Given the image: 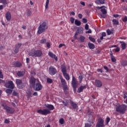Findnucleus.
<instances>
[{
    "label": "nucleus",
    "instance_id": "1",
    "mask_svg": "<svg viewBox=\"0 0 127 127\" xmlns=\"http://www.w3.org/2000/svg\"><path fill=\"white\" fill-rule=\"evenodd\" d=\"M45 107L48 109L39 110L37 111V113L43 116H47V115L51 113L50 111L54 110V106L51 104H45Z\"/></svg>",
    "mask_w": 127,
    "mask_h": 127
},
{
    "label": "nucleus",
    "instance_id": "2",
    "mask_svg": "<svg viewBox=\"0 0 127 127\" xmlns=\"http://www.w3.org/2000/svg\"><path fill=\"white\" fill-rule=\"evenodd\" d=\"M48 29V24L46 22L40 23V25L38 28L37 33L38 34H41L43 32H45L47 29Z\"/></svg>",
    "mask_w": 127,
    "mask_h": 127
},
{
    "label": "nucleus",
    "instance_id": "3",
    "mask_svg": "<svg viewBox=\"0 0 127 127\" xmlns=\"http://www.w3.org/2000/svg\"><path fill=\"white\" fill-rule=\"evenodd\" d=\"M127 106L125 104L118 105L116 106V112L120 113V114H125L127 111Z\"/></svg>",
    "mask_w": 127,
    "mask_h": 127
},
{
    "label": "nucleus",
    "instance_id": "4",
    "mask_svg": "<svg viewBox=\"0 0 127 127\" xmlns=\"http://www.w3.org/2000/svg\"><path fill=\"white\" fill-rule=\"evenodd\" d=\"M28 55L29 56H32V57H41V55H42V51L34 50L30 52Z\"/></svg>",
    "mask_w": 127,
    "mask_h": 127
},
{
    "label": "nucleus",
    "instance_id": "5",
    "mask_svg": "<svg viewBox=\"0 0 127 127\" xmlns=\"http://www.w3.org/2000/svg\"><path fill=\"white\" fill-rule=\"evenodd\" d=\"M62 72L66 80L69 81L70 80V76L68 73H67V69L66 68V66L62 65Z\"/></svg>",
    "mask_w": 127,
    "mask_h": 127
},
{
    "label": "nucleus",
    "instance_id": "6",
    "mask_svg": "<svg viewBox=\"0 0 127 127\" xmlns=\"http://www.w3.org/2000/svg\"><path fill=\"white\" fill-rule=\"evenodd\" d=\"M4 87H5V88H7L8 89H11L12 90H13L15 86L12 81L7 80L5 82Z\"/></svg>",
    "mask_w": 127,
    "mask_h": 127
},
{
    "label": "nucleus",
    "instance_id": "7",
    "mask_svg": "<svg viewBox=\"0 0 127 127\" xmlns=\"http://www.w3.org/2000/svg\"><path fill=\"white\" fill-rule=\"evenodd\" d=\"M4 110L8 113V114H13L14 113V109L6 106V105L2 104Z\"/></svg>",
    "mask_w": 127,
    "mask_h": 127
},
{
    "label": "nucleus",
    "instance_id": "8",
    "mask_svg": "<svg viewBox=\"0 0 127 127\" xmlns=\"http://www.w3.org/2000/svg\"><path fill=\"white\" fill-rule=\"evenodd\" d=\"M16 83L18 89H23L25 87L24 83L22 82V80L21 79H16Z\"/></svg>",
    "mask_w": 127,
    "mask_h": 127
},
{
    "label": "nucleus",
    "instance_id": "9",
    "mask_svg": "<svg viewBox=\"0 0 127 127\" xmlns=\"http://www.w3.org/2000/svg\"><path fill=\"white\" fill-rule=\"evenodd\" d=\"M71 85L72 86V88H73V91L75 92L77 90V79L75 77V76L72 75V82Z\"/></svg>",
    "mask_w": 127,
    "mask_h": 127
},
{
    "label": "nucleus",
    "instance_id": "10",
    "mask_svg": "<svg viewBox=\"0 0 127 127\" xmlns=\"http://www.w3.org/2000/svg\"><path fill=\"white\" fill-rule=\"evenodd\" d=\"M57 73V69L56 68L53 67V66H50L49 68V73L50 75L53 76Z\"/></svg>",
    "mask_w": 127,
    "mask_h": 127
},
{
    "label": "nucleus",
    "instance_id": "11",
    "mask_svg": "<svg viewBox=\"0 0 127 127\" xmlns=\"http://www.w3.org/2000/svg\"><path fill=\"white\" fill-rule=\"evenodd\" d=\"M104 123H105V121L103 120V119L102 118H99L98 120V122L96 124V127H105V125H104Z\"/></svg>",
    "mask_w": 127,
    "mask_h": 127
},
{
    "label": "nucleus",
    "instance_id": "12",
    "mask_svg": "<svg viewBox=\"0 0 127 127\" xmlns=\"http://www.w3.org/2000/svg\"><path fill=\"white\" fill-rule=\"evenodd\" d=\"M35 91H41L42 90V85L40 83H36L33 85Z\"/></svg>",
    "mask_w": 127,
    "mask_h": 127
},
{
    "label": "nucleus",
    "instance_id": "13",
    "mask_svg": "<svg viewBox=\"0 0 127 127\" xmlns=\"http://www.w3.org/2000/svg\"><path fill=\"white\" fill-rule=\"evenodd\" d=\"M104 7H106V6L104 5L101 6H96V8H97V9H100V11L102 12L103 14H107V9Z\"/></svg>",
    "mask_w": 127,
    "mask_h": 127
},
{
    "label": "nucleus",
    "instance_id": "14",
    "mask_svg": "<svg viewBox=\"0 0 127 127\" xmlns=\"http://www.w3.org/2000/svg\"><path fill=\"white\" fill-rule=\"evenodd\" d=\"M5 17L7 21H10L11 19V14H10V12H9V11L7 12L5 14Z\"/></svg>",
    "mask_w": 127,
    "mask_h": 127
},
{
    "label": "nucleus",
    "instance_id": "15",
    "mask_svg": "<svg viewBox=\"0 0 127 127\" xmlns=\"http://www.w3.org/2000/svg\"><path fill=\"white\" fill-rule=\"evenodd\" d=\"M102 81L99 80H95V86L97 87V88H101L102 86Z\"/></svg>",
    "mask_w": 127,
    "mask_h": 127
},
{
    "label": "nucleus",
    "instance_id": "16",
    "mask_svg": "<svg viewBox=\"0 0 127 127\" xmlns=\"http://www.w3.org/2000/svg\"><path fill=\"white\" fill-rule=\"evenodd\" d=\"M49 56H50V57H51L52 58H54L55 60H56V61H58V58L57 57H56V55L54 54L53 53H52L51 52H49Z\"/></svg>",
    "mask_w": 127,
    "mask_h": 127
},
{
    "label": "nucleus",
    "instance_id": "17",
    "mask_svg": "<svg viewBox=\"0 0 127 127\" xmlns=\"http://www.w3.org/2000/svg\"><path fill=\"white\" fill-rule=\"evenodd\" d=\"M24 74H25V71L24 70H20L17 72V75L18 77H23Z\"/></svg>",
    "mask_w": 127,
    "mask_h": 127
},
{
    "label": "nucleus",
    "instance_id": "18",
    "mask_svg": "<svg viewBox=\"0 0 127 127\" xmlns=\"http://www.w3.org/2000/svg\"><path fill=\"white\" fill-rule=\"evenodd\" d=\"M89 123H87L85 124L84 127H91L92 125L94 124V121H88Z\"/></svg>",
    "mask_w": 127,
    "mask_h": 127
},
{
    "label": "nucleus",
    "instance_id": "19",
    "mask_svg": "<svg viewBox=\"0 0 127 127\" xmlns=\"http://www.w3.org/2000/svg\"><path fill=\"white\" fill-rule=\"evenodd\" d=\"M87 88V85L81 86L79 88L77 89V93H81L83 92L84 89Z\"/></svg>",
    "mask_w": 127,
    "mask_h": 127
},
{
    "label": "nucleus",
    "instance_id": "20",
    "mask_svg": "<svg viewBox=\"0 0 127 127\" xmlns=\"http://www.w3.org/2000/svg\"><path fill=\"white\" fill-rule=\"evenodd\" d=\"M35 82H36V79L32 76L31 77L30 79V84L33 86H34V85H35Z\"/></svg>",
    "mask_w": 127,
    "mask_h": 127
},
{
    "label": "nucleus",
    "instance_id": "21",
    "mask_svg": "<svg viewBox=\"0 0 127 127\" xmlns=\"http://www.w3.org/2000/svg\"><path fill=\"white\" fill-rule=\"evenodd\" d=\"M70 106L72 107L73 110H75L78 108V104L72 101H70Z\"/></svg>",
    "mask_w": 127,
    "mask_h": 127
},
{
    "label": "nucleus",
    "instance_id": "22",
    "mask_svg": "<svg viewBox=\"0 0 127 127\" xmlns=\"http://www.w3.org/2000/svg\"><path fill=\"white\" fill-rule=\"evenodd\" d=\"M13 64L15 67H17V68H20L21 67V63L19 62H14Z\"/></svg>",
    "mask_w": 127,
    "mask_h": 127
},
{
    "label": "nucleus",
    "instance_id": "23",
    "mask_svg": "<svg viewBox=\"0 0 127 127\" xmlns=\"http://www.w3.org/2000/svg\"><path fill=\"white\" fill-rule=\"evenodd\" d=\"M110 56L111 57V61L112 62H117V59L115 58V57L113 55V52L110 50Z\"/></svg>",
    "mask_w": 127,
    "mask_h": 127
},
{
    "label": "nucleus",
    "instance_id": "24",
    "mask_svg": "<svg viewBox=\"0 0 127 127\" xmlns=\"http://www.w3.org/2000/svg\"><path fill=\"white\" fill-rule=\"evenodd\" d=\"M105 0H95V3L96 4H105Z\"/></svg>",
    "mask_w": 127,
    "mask_h": 127
},
{
    "label": "nucleus",
    "instance_id": "25",
    "mask_svg": "<svg viewBox=\"0 0 127 127\" xmlns=\"http://www.w3.org/2000/svg\"><path fill=\"white\" fill-rule=\"evenodd\" d=\"M120 43L121 44V46L123 50H125V49H126V47H127V44H126L125 42H123V41H120Z\"/></svg>",
    "mask_w": 127,
    "mask_h": 127
},
{
    "label": "nucleus",
    "instance_id": "26",
    "mask_svg": "<svg viewBox=\"0 0 127 127\" xmlns=\"http://www.w3.org/2000/svg\"><path fill=\"white\" fill-rule=\"evenodd\" d=\"M83 32H84V30L82 28H78L75 32L77 34L83 33Z\"/></svg>",
    "mask_w": 127,
    "mask_h": 127
},
{
    "label": "nucleus",
    "instance_id": "27",
    "mask_svg": "<svg viewBox=\"0 0 127 127\" xmlns=\"http://www.w3.org/2000/svg\"><path fill=\"white\" fill-rule=\"evenodd\" d=\"M88 47L89 49L93 50L95 48V45L93 43H91L90 42H89L88 44Z\"/></svg>",
    "mask_w": 127,
    "mask_h": 127
},
{
    "label": "nucleus",
    "instance_id": "28",
    "mask_svg": "<svg viewBox=\"0 0 127 127\" xmlns=\"http://www.w3.org/2000/svg\"><path fill=\"white\" fill-rule=\"evenodd\" d=\"M61 82L63 85V86L64 85H67V83H66V80L63 78V77H60Z\"/></svg>",
    "mask_w": 127,
    "mask_h": 127
},
{
    "label": "nucleus",
    "instance_id": "29",
    "mask_svg": "<svg viewBox=\"0 0 127 127\" xmlns=\"http://www.w3.org/2000/svg\"><path fill=\"white\" fill-rule=\"evenodd\" d=\"M27 97L28 98H32V93H31V91L28 90L26 92Z\"/></svg>",
    "mask_w": 127,
    "mask_h": 127
},
{
    "label": "nucleus",
    "instance_id": "30",
    "mask_svg": "<svg viewBox=\"0 0 127 127\" xmlns=\"http://www.w3.org/2000/svg\"><path fill=\"white\" fill-rule=\"evenodd\" d=\"M112 22L114 25H119V20L115 19L112 20Z\"/></svg>",
    "mask_w": 127,
    "mask_h": 127
},
{
    "label": "nucleus",
    "instance_id": "31",
    "mask_svg": "<svg viewBox=\"0 0 127 127\" xmlns=\"http://www.w3.org/2000/svg\"><path fill=\"white\" fill-rule=\"evenodd\" d=\"M79 39L80 42H85V38L83 36H80Z\"/></svg>",
    "mask_w": 127,
    "mask_h": 127
},
{
    "label": "nucleus",
    "instance_id": "32",
    "mask_svg": "<svg viewBox=\"0 0 127 127\" xmlns=\"http://www.w3.org/2000/svg\"><path fill=\"white\" fill-rule=\"evenodd\" d=\"M74 23L75 25H77V26H80V25H81V21H80L78 19H76L74 21Z\"/></svg>",
    "mask_w": 127,
    "mask_h": 127
},
{
    "label": "nucleus",
    "instance_id": "33",
    "mask_svg": "<svg viewBox=\"0 0 127 127\" xmlns=\"http://www.w3.org/2000/svg\"><path fill=\"white\" fill-rule=\"evenodd\" d=\"M47 40L45 38H43L42 40H40V43L41 44H45L46 43Z\"/></svg>",
    "mask_w": 127,
    "mask_h": 127
},
{
    "label": "nucleus",
    "instance_id": "34",
    "mask_svg": "<svg viewBox=\"0 0 127 127\" xmlns=\"http://www.w3.org/2000/svg\"><path fill=\"white\" fill-rule=\"evenodd\" d=\"M5 92L7 94H11V93H12V89H7L5 90Z\"/></svg>",
    "mask_w": 127,
    "mask_h": 127
},
{
    "label": "nucleus",
    "instance_id": "35",
    "mask_svg": "<svg viewBox=\"0 0 127 127\" xmlns=\"http://www.w3.org/2000/svg\"><path fill=\"white\" fill-rule=\"evenodd\" d=\"M121 64H122V66H124V67L125 66H127V61H122Z\"/></svg>",
    "mask_w": 127,
    "mask_h": 127
},
{
    "label": "nucleus",
    "instance_id": "36",
    "mask_svg": "<svg viewBox=\"0 0 127 127\" xmlns=\"http://www.w3.org/2000/svg\"><path fill=\"white\" fill-rule=\"evenodd\" d=\"M59 123L61 125H64V119L61 118L59 120Z\"/></svg>",
    "mask_w": 127,
    "mask_h": 127
},
{
    "label": "nucleus",
    "instance_id": "37",
    "mask_svg": "<svg viewBox=\"0 0 127 127\" xmlns=\"http://www.w3.org/2000/svg\"><path fill=\"white\" fill-rule=\"evenodd\" d=\"M48 5H49V0H46L45 8L47 9L48 8Z\"/></svg>",
    "mask_w": 127,
    "mask_h": 127
},
{
    "label": "nucleus",
    "instance_id": "38",
    "mask_svg": "<svg viewBox=\"0 0 127 127\" xmlns=\"http://www.w3.org/2000/svg\"><path fill=\"white\" fill-rule=\"evenodd\" d=\"M106 32L107 33V35H111V34L113 33V32L109 29L107 30Z\"/></svg>",
    "mask_w": 127,
    "mask_h": 127
},
{
    "label": "nucleus",
    "instance_id": "39",
    "mask_svg": "<svg viewBox=\"0 0 127 127\" xmlns=\"http://www.w3.org/2000/svg\"><path fill=\"white\" fill-rule=\"evenodd\" d=\"M30 15H31V10L28 9L27 10V16H30Z\"/></svg>",
    "mask_w": 127,
    "mask_h": 127
},
{
    "label": "nucleus",
    "instance_id": "40",
    "mask_svg": "<svg viewBox=\"0 0 127 127\" xmlns=\"http://www.w3.org/2000/svg\"><path fill=\"white\" fill-rule=\"evenodd\" d=\"M62 103H63L64 106H65V107H67V105H68V104H69V103L67 101H63L62 102Z\"/></svg>",
    "mask_w": 127,
    "mask_h": 127
},
{
    "label": "nucleus",
    "instance_id": "41",
    "mask_svg": "<svg viewBox=\"0 0 127 127\" xmlns=\"http://www.w3.org/2000/svg\"><path fill=\"white\" fill-rule=\"evenodd\" d=\"M89 39L90 40V41H92V42H96V40L95 39V38H94L91 36L89 37Z\"/></svg>",
    "mask_w": 127,
    "mask_h": 127
},
{
    "label": "nucleus",
    "instance_id": "42",
    "mask_svg": "<svg viewBox=\"0 0 127 127\" xmlns=\"http://www.w3.org/2000/svg\"><path fill=\"white\" fill-rule=\"evenodd\" d=\"M47 83H49L50 84H52V83L53 82V80L51 78H47Z\"/></svg>",
    "mask_w": 127,
    "mask_h": 127
},
{
    "label": "nucleus",
    "instance_id": "43",
    "mask_svg": "<svg viewBox=\"0 0 127 127\" xmlns=\"http://www.w3.org/2000/svg\"><path fill=\"white\" fill-rule=\"evenodd\" d=\"M110 121H111V118H110V117H107L106 119V121L107 125L109 124V123H110Z\"/></svg>",
    "mask_w": 127,
    "mask_h": 127
},
{
    "label": "nucleus",
    "instance_id": "44",
    "mask_svg": "<svg viewBox=\"0 0 127 127\" xmlns=\"http://www.w3.org/2000/svg\"><path fill=\"white\" fill-rule=\"evenodd\" d=\"M21 46V43H18L15 45V47H16V48H18L19 49Z\"/></svg>",
    "mask_w": 127,
    "mask_h": 127
},
{
    "label": "nucleus",
    "instance_id": "45",
    "mask_svg": "<svg viewBox=\"0 0 127 127\" xmlns=\"http://www.w3.org/2000/svg\"><path fill=\"white\" fill-rule=\"evenodd\" d=\"M63 88L64 89V91H67V84H65L64 85H63Z\"/></svg>",
    "mask_w": 127,
    "mask_h": 127
},
{
    "label": "nucleus",
    "instance_id": "46",
    "mask_svg": "<svg viewBox=\"0 0 127 127\" xmlns=\"http://www.w3.org/2000/svg\"><path fill=\"white\" fill-rule=\"evenodd\" d=\"M19 51V49H18L17 48H16L15 47V50L14 51V53H18Z\"/></svg>",
    "mask_w": 127,
    "mask_h": 127
},
{
    "label": "nucleus",
    "instance_id": "47",
    "mask_svg": "<svg viewBox=\"0 0 127 127\" xmlns=\"http://www.w3.org/2000/svg\"><path fill=\"white\" fill-rule=\"evenodd\" d=\"M123 22H127V16H126L125 17L123 18Z\"/></svg>",
    "mask_w": 127,
    "mask_h": 127
},
{
    "label": "nucleus",
    "instance_id": "48",
    "mask_svg": "<svg viewBox=\"0 0 127 127\" xmlns=\"http://www.w3.org/2000/svg\"><path fill=\"white\" fill-rule=\"evenodd\" d=\"M74 21H75V19L74 18V17H71L70 18V22L71 23H74Z\"/></svg>",
    "mask_w": 127,
    "mask_h": 127
},
{
    "label": "nucleus",
    "instance_id": "49",
    "mask_svg": "<svg viewBox=\"0 0 127 127\" xmlns=\"http://www.w3.org/2000/svg\"><path fill=\"white\" fill-rule=\"evenodd\" d=\"M6 5L4 4L3 5H0V10H1L2 9H3V7H5Z\"/></svg>",
    "mask_w": 127,
    "mask_h": 127
},
{
    "label": "nucleus",
    "instance_id": "50",
    "mask_svg": "<svg viewBox=\"0 0 127 127\" xmlns=\"http://www.w3.org/2000/svg\"><path fill=\"white\" fill-rule=\"evenodd\" d=\"M0 1L2 2V3H3L5 5L7 4L6 0H0Z\"/></svg>",
    "mask_w": 127,
    "mask_h": 127
},
{
    "label": "nucleus",
    "instance_id": "51",
    "mask_svg": "<svg viewBox=\"0 0 127 127\" xmlns=\"http://www.w3.org/2000/svg\"><path fill=\"white\" fill-rule=\"evenodd\" d=\"M46 46L49 49L50 48V47H51V45H50V43L49 42L46 43Z\"/></svg>",
    "mask_w": 127,
    "mask_h": 127
},
{
    "label": "nucleus",
    "instance_id": "52",
    "mask_svg": "<svg viewBox=\"0 0 127 127\" xmlns=\"http://www.w3.org/2000/svg\"><path fill=\"white\" fill-rule=\"evenodd\" d=\"M124 98H125V99H127V92H124Z\"/></svg>",
    "mask_w": 127,
    "mask_h": 127
},
{
    "label": "nucleus",
    "instance_id": "53",
    "mask_svg": "<svg viewBox=\"0 0 127 127\" xmlns=\"http://www.w3.org/2000/svg\"><path fill=\"white\" fill-rule=\"evenodd\" d=\"M82 22H83V23H87V19H86V18H83V19H82Z\"/></svg>",
    "mask_w": 127,
    "mask_h": 127
},
{
    "label": "nucleus",
    "instance_id": "54",
    "mask_svg": "<svg viewBox=\"0 0 127 127\" xmlns=\"http://www.w3.org/2000/svg\"><path fill=\"white\" fill-rule=\"evenodd\" d=\"M0 78L1 79H2V78H3V75H2V72L0 70Z\"/></svg>",
    "mask_w": 127,
    "mask_h": 127
},
{
    "label": "nucleus",
    "instance_id": "55",
    "mask_svg": "<svg viewBox=\"0 0 127 127\" xmlns=\"http://www.w3.org/2000/svg\"><path fill=\"white\" fill-rule=\"evenodd\" d=\"M78 78H79V81H80V82H82V80H83V76L79 75Z\"/></svg>",
    "mask_w": 127,
    "mask_h": 127
},
{
    "label": "nucleus",
    "instance_id": "56",
    "mask_svg": "<svg viewBox=\"0 0 127 127\" xmlns=\"http://www.w3.org/2000/svg\"><path fill=\"white\" fill-rule=\"evenodd\" d=\"M85 29L86 30H88V29H89V25H88V24H85Z\"/></svg>",
    "mask_w": 127,
    "mask_h": 127
},
{
    "label": "nucleus",
    "instance_id": "57",
    "mask_svg": "<svg viewBox=\"0 0 127 127\" xmlns=\"http://www.w3.org/2000/svg\"><path fill=\"white\" fill-rule=\"evenodd\" d=\"M106 14H101L100 15L101 16V17H102V18H106Z\"/></svg>",
    "mask_w": 127,
    "mask_h": 127
},
{
    "label": "nucleus",
    "instance_id": "58",
    "mask_svg": "<svg viewBox=\"0 0 127 127\" xmlns=\"http://www.w3.org/2000/svg\"><path fill=\"white\" fill-rule=\"evenodd\" d=\"M120 50V49L119 47H117L116 49H115V52H119Z\"/></svg>",
    "mask_w": 127,
    "mask_h": 127
},
{
    "label": "nucleus",
    "instance_id": "59",
    "mask_svg": "<svg viewBox=\"0 0 127 127\" xmlns=\"http://www.w3.org/2000/svg\"><path fill=\"white\" fill-rule=\"evenodd\" d=\"M63 46H65V44H60L59 46V48H61V47H63Z\"/></svg>",
    "mask_w": 127,
    "mask_h": 127
},
{
    "label": "nucleus",
    "instance_id": "60",
    "mask_svg": "<svg viewBox=\"0 0 127 127\" xmlns=\"http://www.w3.org/2000/svg\"><path fill=\"white\" fill-rule=\"evenodd\" d=\"M102 36H103V37H106V36H107V34H106L105 32H103L101 34Z\"/></svg>",
    "mask_w": 127,
    "mask_h": 127
},
{
    "label": "nucleus",
    "instance_id": "61",
    "mask_svg": "<svg viewBox=\"0 0 127 127\" xmlns=\"http://www.w3.org/2000/svg\"><path fill=\"white\" fill-rule=\"evenodd\" d=\"M78 34L75 32L74 36H73L74 39H77V35H78Z\"/></svg>",
    "mask_w": 127,
    "mask_h": 127
},
{
    "label": "nucleus",
    "instance_id": "62",
    "mask_svg": "<svg viewBox=\"0 0 127 127\" xmlns=\"http://www.w3.org/2000/svg\"><path fill=\"white\" fill-rule=\"evenodd\" d=\"M104 68L106 70V72H109V68H108V66H104Z\"/></svg>",
    "mask_w": 127,
    "mask_h": 127
},
{
    "label": "nucleus",
    "instance_id": "63",
    "mask_svg": "<svg viewBox=\"0 0 127 127\" xmlns=\"http://www.w3.org/2000/svg\"><path fill=\"white\" fill-rule=\"evenodd\" d=\"M78 16L80 19H82L83 15H82V14H78Z\"/></svg>",
    "mask_w": 127,
    "mask_h": 127
},
{
    "label": "nucleus",
    "instance_id": "64",
    "mask_svg": "<svg viewBox=\"0 0 127 127\" xmlns=\"http://www.w3.org/2000/svg\"><path fill=\"white\" fill-rule=\"evenodd\" d=\"M13 96H17V95H18V93H17V92L15 91H13Z\"/></svg>",
    "mask_w": 127,
    "mask_h": 127
}]
</instances>
